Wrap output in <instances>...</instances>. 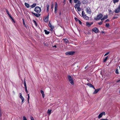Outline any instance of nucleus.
<instances>
[{
	"label": "nucleus",
	"mask_w": 120,
	"mask_h": 120,
	"mask_svg": "<svg viewBox=\"0 0 120 120\" xmlns=\"http://www.w3.org/2000/svg\"><path fill=\"white\" fill-rule=\"evenodd\" d=\"M24 4H25V6H26V7L27 8H29V7H30L29 5L28 4H27L26 3H25Z\"/></svg>",
	"instance_id": "nucleus-22"
},
{
	"label": "nucleus",
	"mask_w": 120,
	"mask_h": 120,
	"mask_svg": "<svg viewBox=\"0 0 120 120\" xmlns=\"http://www.w3.org/2000/svg\"><path fill=\"white\" fill-rule=\"evenodd\" d=\"M19 94H20V96H19V98H22V97H23L22 95V94L21 93H19Z\"/></svg>",
	"instance_id": "nucleus-39"
},
{
	"label": "nucleus",
	"mask_w": 120,
	"mask_h": 120,
	"mask_svg": "<svg viewBox=\"0 0 120 120\" xmlns=\"http://www.w3.org/2000/svg\"><path fill=\"white\" fill-rule=\"evenodd\" d=\"M33 21L34 22V24H35L36 26H37V24L36 22L34 20H33Z\"/></svg>",
	"instance_id": "nucleus-30"
},
{
	"label": "nucleus",
	"mask_w": 120,
	"mask_h": 120,
	"mask_svg": "<svg viewBox=\"0 0 120 120\" xmlns=\"http://www.w3.org/2000/svg\"><path fill=\"white\" fill-rule=\"evenodd\" d=\"M114 11L116 13H118L120 12V5H119L118 7Z\"/></svg>",
	"instance_id": "nucleus-5"
},
{
	"label": "nucleus",
	"mask_w": 120,
	"mask_h": 120,
	"mask_svg": "<svg viewBox=\"0 0 120 120\" xmlns=\"http://www.w3.org/2000/svg\"><path fill=\"white\" fill-rule=\"evenodd\" d=\"M67 77L69 82L72 85H74V81L71 76L69 75H68Z\"/></svg>",
	"instance_id": "nucleus-1"
},
{
	"label": "nucleus",
	"mask_w": 120,
	"mask_h": 120,
	"mask_svg": "<svg viewBox=\"0 0 120 120\" xmlns=\"http://www.w3.org/2000/svg\"><path fill=\"white\" fill-rule=\"evenodd\" d=\"M58 7V5L57 2H55V7L54 9H57Z\"/></svg>",
	"instance_id": "nucleus-16"
},
{
	"label": "nucleus",
	"mask_w": 120,
	"mask_h": 120,
	"mask_svg": "<svg viewBox=\"0 0 120 120\" xmlns=\"http://www.w3.org/2000/svg\"><path fill=\"white\" fill-rule=\"evenodd\" d=\"M48 26L51 28L50 30L51 31H52V29L54 28V27L52 25L50 22H49L48 24Z\"/></svg>",
	"instance_id": "nucleus-12"
},
{
	"label": "nucleus",
	"mask_w": 120,
	"mask_h": 120,
	"mask_svg": "<svg viewBox=\"0 0 120 120\" xmlns=\"http://www.w3.org/2000/svg\"><path fill=\"white\" fill-rule=\"evenodd\" d=\"M75 52L73 51H69L66 52L65 54L67 55H70L74 54Z\"/></svg>",
	"instance_id": "nucleus-6"
},
{
	"label": "nucleus",
	"mask_w": 120,
	"mask_h": 120,
	"mask_svg": "<svg viewBox=\"0 0 120 120\" xmlns=\"http://www.w3.org/2000/svg\"><path fill=\"white\" fill-rule=\"evenodd\" d=\"M117 17H114L113 18V19H116Z\"/></svg>",
	"instance_id": "nucleus-52"
},
{
	"label": "nucleus",
	"mask_w": 120,
	"mask_h": 120,
	"mask_svg": "<svg viewBox=\"0 0 120 120\" xmlns=\"http://www.w3.org/2000/svg\"><path fill=\"white\" fill-rule=\"evenodd\" d=\"M34 11L38 13H40L41 11V8L38 6L36 7L34 9Z\"/></svg>",
	"instance_id": "nucleus-4"
},
{
	"label": "nucleus",
	"mask_w": 120,
	"mask_h": 120,
	"mask_svg": "<svg viewBox=\"0 0 120 120\" xmlns=\"http://www.w3.org/2000/svg\"><path fill=\"white\" fill-rule=\"evenodd\" d=\"M53 4H52L51 5V9H52V8H53Z\"/></svg>",
	"instance_id": "nucleus-56"
},
{
	"label": "nucleus",
	"mask_w": 120,
	"mask_h": 120,
	"mask_svg": "<svg viewBox=\"0 0 120 120\" xmlns=\"http://www.w3.org/2000/svg\"><path fill=\"white\" fill-rule=\"evenodd\" d=\"M24 85L26 84V82L25 80V79H24Z\"/></svg>",
	"instance_id": "nucleus-50"
},
{
	"label": "nucleus",
	"mask_w": 120,
	"mask_h": 120,
	"mask_svg": "<svg viewBox=\"0 0 120 120\" xmlns=\"http://www.w3.org/2000/svg\"><path fill=\"white\" fill-rule=\"evenodd\" d=\"M36 5V4H33L32 5L30 6V7L31 8H33L35 7Z\"/></svg>",
	"instance_id": "nucleus-19"
},
{
	"label": "nucleus",
	"mask_w": 120,
	"mask_h": 120,
	"mask_svg": "<svg viewBox=\"0 0 120 120\" xmlns=\"http://www.w3.org/2000/svg\"><path fill=\"white\" fill-rule=\"evenodd\" d=\"M11 19V20H12V21H13L14 23H15V21L14 19L12 18Z\"/></svg>",
	"instance_id": "nucleus-46"
},
{
	"label": "nucleus",
	"mask_w": 120,
	"mask_h": 120,
	"mask_svg": "<svg viewBox=\"0 0 120 120\" xmlns=\"http://www.w3.org/2000/svg\"><path fill=\"white\" fill-rule=\"evenodd\" d=\"M108 18V16L107 15L105 16L104 17L101 19V21L105 19H107Z\"/></svg>",
	"instance_id": "nucleus-15"
},
{
	"label": "nucleus",
	"mask_w": 120,
	"mask_h": 120,
	"mask_svg": "<svg viewBox=\"0 0 120 120\" xmlns=\"http://www.w3.org/2000/svg\"><path fill=\"white\" fill-rule=\"evenodd\" d=\"M52 47H55L56 48V45H55L54 46H53V45H52Z\"/></svg>",
	"instance_id": "nucleus-55"
},
{
	"label": "nucleus",
	"mask_w": 120,
	"mask_h": 120,
	"mask_svg": "<svg viewBox=\"0 0 120 120\" xmlns=\"http://www.w3.org/2000/svg\"><path fill=\"white\" fill-rule=\"evenodd\" d=\"M61 14V12L60 11V13H59V15H60Z\"/></svg>",
	"instance_id": "nucleus-63"
},
{
	"label": "nucleus",
	"mask_w": 120,
	"mask_h": 120,
	"mask_svg": "<svg viewBox=\"0 0 120 120\" xmlns=\"http://www.w3.org/2000/svg\"><path fill=\"white\" fill-rule=\"evenodd\" d=\"M69 2L70 3H71V0H69Z\"/></svg>",
	"instance_id": "nucleus-61"
},
{
	"label": "nucleus",
	"mask_w": 120,
	"mask_h": 120,
	"mask_svg": "<svg viewBox=\"0 0 120 120\" xmlns=\"http://www.w3.org/2000/svg\"><path fill=\"white\" fill-rule=\"evenodd\" d=\"M103 17V15L101 13H99L97 15V17H94V19L95 20H97L101 19Z\"/></svg>",
	"instance_id": "nucleus-2"
},
{
	"label": "nucleus",
	"mask_w": 120,
	"mask_h": 120,
	"mask_svg": "<svg viewBox=\"0 0 120 120\" xmlns=\"http://www.w3.org/2000/svg\"><path fill=\"white\" fill-rule=\"evenodd\" d=\"M77 10L79 11H80L81 10V9L79 7L77 8Z\"/></svg>",
	"instance_id": "nucleus-32"
},
{
	"label": "nucleus",
	"mask_w": 120,
	"mask_h": 120,
	"mask_svg": "<svg viewBox=\"0 0 120 120\" xmlns=\"http://www.w3.org/2000/svg\"><path fill=\"white\" fill-rule=\"evenodd\" d=\"M25 91L26 92V93H28V92L27 90V88L25 89Z\"/></svg>",
	"instance_id": "nucleus-47"
},
{
	"label": "nucleus",
	"mask_w": 120,
	"mask_h": 120,
	"mask_svg": "<svg viewBox=\"0 0 120 120\" xmlns=\"http://www.w3.org/2000/svg\"><path fill=\"white\" fill-rule=\"evenodd\" d=\"M119 1V0H113V2L114 3H116L118 2Z\"/></svg>",
	"instance_id": "nucleus-31"
},
{
	"label": "nucleus",
	"mask_w": 120,
	"mask_h": 120,
	"mask_svg": "<svg viewBox=\"0 0 120 120\" xmlns=\"http://www.w3.org/2000/svg\"><path fill=\"white\" fill-rule=\"evenodd\" d=\"M108 58V56H107L106 57L105 59L103 60V62H105L106 61V60H107V59Z\"/></svg>",
	"instance_id": "nucleus-28"
},
{
	"label": "nucleus",
	"mask_w": 120,
	"mask_h": 120,
	"mask_svg": "<svg viewBox=\"0 0 120 120\" xmlns=\"http://www.w3.org/2000/svg\"><path fill=\"white\" fill-rule=\"evenodd\" d=\"M8 15L9 16L10 18L11 19L12 18L10 14L9 15Z\"/></svg>",
	"instance_id": "nucleus-49"
},
{
	"label": "nucleus",
	"mask_w": 120,
	"mask_h": 120,
	"mask_svg": "<svg viewBox=\"0 0 120 120\" xmlns=\"http://www.w3.org/2000/svg\"><path fill=\"white\" fill-rule=\"evenodd\" d=\"M24 86H25V89L27 88V86H26V84L24 85Z\"/></svg>",
	"instance_id": "nucleus-54"
},
{
	"label": "nucleus",
	"mask_w": 120,
	"mask_h": 120,
	"mask_svg": "<svg viewBox=\"0 0 120 120\" xmlns=\"http://www.w3.org/2000/svg\"><path fill=\"white\" fill-rule=\"evenodd\" d=\"M109 13H112V11L111 10H109Z\"/></svg>",
	"instance_id": "nucleus-45"
},
{
	"label": "nucleus",
	"mask_w": 120,
	"mask_h": 120,
	"mask_svg": "<svg viewBox=\"0 0 120 120\" xmlns=\"http://www.w3.org/2000/svg\"><path fill=\"white\" fill-rule=\"evenodd\" d=\"M63 40H64V42L66 43H68V40H67V39L66 38H65Z\"/></svg>",
	"instance_id": "nucleus-24"
},
{
	"label": "nucleus",
	"mask_w": 120,
	"mask_h": 120,
	"mask_svg": "<svg viewBox=\"0 0 120 120\" xmlns=\"http://www.w3.org/2000/svg\"><path fill=\"white\" fill-rule=\"evenodd\" d=\"M6 12L7 13V14L8 15H9L10 14L9 13V12L8 11V10L7 9H6Z\"/></svg>",
	"instance_id": "nucleus-33"
},
{
	"label": "nucleus",
	"mask_w": 120,
	"mask_h": 120,
	"mask_svg": "<svg viewBox=\"0 0 120 120\" xmlns=\"http://www.w3.org/2000/svg\"><path fill=\"white\" fill-rule=\"evenodd\" d=\"M92 88H93L94 89V90H95V88L93 86L92 87Z\"/></svg>",
	"instance_id": "nucleus-60"
},
{
	"label": "nucleus",
	"mask_w": 120,
	"mask_h": 120,
	"mask_svg": "<svg viewBox=\"0 0 120 120\" xmlns=\"http://www.w3.org/2000/svg\"><path fill=\"white\" fill-rule=\"evenodd\" d=\"M80 1H78L77 3L76 4L75 7L76 8L80 7Z\"/></svg>",
	"instance_id": "nucleus-8"
},
{
	"label": "nucleus",
	"mask_w": 120,
	"mask_h": 120,
	"mask_svg": "<svg viewBox=\"0 0 120 120\" xmlns=\"http://www.w3.org/2000/svg\"><path fill=\"white\" fill-rule=\"evenodd\" d=\"M100 89L99 88L97 89H95V90L94 91V92L93 93V94H97L98 91H99L100 90Z\"/></svg>",
	"instance_id": "nucleus-14"
},
{
	"label": "nucleus",
	"mask_w": 120,
	"mask_h": 120,
	"mask_svg": "<svg viewBox=\"0 0 120 120\" xmlns=\"http://www.w3.org/2000/svg\"><path fill=\"white\" fill-rule=\"evenodd\" d=\"M20 98L22 100L21 103L22 104V103H23V102L24 100V98L23 97H22L21 98Z\"/></svg>",
	"instance_id": "nucleus-27"
},
{
	"label": "nucleus",
	"mask_w": 120,
	"mask_h": 120,
	"mask_svg": "<svg viewBox=\"0 0 120 120\" xmlns=\"http://www.w3.org/2000/svg\"><path fill=\"white\" fill-rule=\"evenodd\" d=\"M92 30L94 31L95 33H97L98 32L99 30L98 29L97 27H95L93 28L92 29Z\"/></svg>",
	"instance_id": "nucleus-10"
},
{
	"label": "nucleus",
	"mask_w": 120,
	"mask_h": 120,
	"mask_svg": "<svg viewBox=\"0 0 120 120\" xmlns=\"http://www.w3.org/2000/svg\"><path fill=\"white\" fill-rule=\"evenodd\" d=\"M109 52H107V53H106L105 54L104 56H105L107 55L108 54H109Z\"/></svg>",
	"instance_id": "nucleus-44"
},
{
	"label": "nucleus",
	"mask_w": 120,
	"mask_h": 120,
	"mask_svg": "<svg viewBox=\"0 0 120 120\" xmlns=\"http://www.w3.org/2000/svg\"><path fill=\"white\" fill-rule=\"evenodd\" d=\"M31 13L32 14L34 15L36 17H39L41 15L39 13H38V14H36L33 12H32Z\"/></svg>",
	"instance_id": "nucleus-11"
},
{
	"label": "nucleus",
	"mask_w": 120,
	"mask_h": 120,
	"mask_svg": "<svg viewBox=\"0 0 120 120\" xmlns=\"http://www.w3.org/2000/svg\"><path fill=\"white\" fill-rule=\"evenodd\" d=\"M120 81V79H119V80H117V81L116 82V83Z\"/></svg>",
	"instance_id": "nucleus-57"
},
{
	"label": "nucleus",
	"mask_w": 120,
	"mask_h": 120,
	"mask_svg": "<svg viewBox=\"0 0 120 120\" xmlns=\"http://www.w3.org/2000/svg\"><path fill=\"white\" fill-rule=\"evenodd\" d=\"M86 11L87 13L89 14H90L91 13V10L89 7L87 8L86 9Z\"/></svg>",
	"instance_id": "nucleus-7"
},
{
	"label": "nucleus",
	"mask_w": 120,
	"mask_h": 120,
	"mask_svg": "<svg viewBox=\"0 0 120 120\" xmlns=\"http://www.w3.org/2000/svg\"><path fill=\"white\" fill-rule=\"evenodd\" d=\"M44 31L45 32V34H48L50 32L49 31H48L47 30H44Z\"/></svg>",
	"instance_id": "nucleus-18"
},
{
	"label": "nucleus",
	"mask_w": 120,
	"mask_h": 120,
	"mask_svg": "<svg viewBox=\"0 0 120 120\" xmlns=\"http://www.w3.org/2000/svg\"><path fill=\"white\" fill-rule=\"evenodd\" d=\"M40 91H41V93L42 94H44V92L43 91V90H41Z\"/></svg>",
	"instance_id": "nucleus-37"
},
{
	"label": "nucleus",
	"mask_w": 120,
	"mask_h": 120,
	"mask_svg": "<svg viewBox=\"0 0 120 120\" xmlns=\"http://www.w3.org/2000/svg\"><path fill=\"white\" fill-rule=\"evenodd\" d=\"M30 118L31 120H34V118L32 116H31Z\"/></svg>",
	"instance_id": "nucleus-41"
},
{
	"label": "nucleus",
	"mask_w": 120,
	"mask_h": 120,
	"mask_svg": "<svg viewBox=\"0 0 120 120\" xmlns=\"http://www.w3.org/2000/svg\"><path fill=\"white\" fill-rule=\"evenodd\" d=\"M28 99H27V101H28V102H29V94H28Z\"/></svg>",
	"instance_id": "nucleus-36"
},
{
	"label": "nucleus",
	"mask_w": 120,
	"mask_h": 120,
	"mask_svg": "<svg viewBox=\"0 0 120 120\" xmlns=\"http://www.w3.org/2000/svg\"><path fill=\"white\" fill-rule=\"evenodd\" d=\"M86 26L88 27H90L91 26L90 23L88 22H86Z\"/></svg>",
	"instance_id": "nucleus-20"
},
{
	"label": "nucleus",
	"mask_w": 120,
	"mask_h": 120,
	"mask_svg": "<svg viewBox=\"0 0 120 120\" xmlns=\"http://www.w3.org/2000/svg\"><path fill=\"white\" fill-rule=\"evenodd\" d=\"M74 19L76 22H78L79 20L76 17Z\"/></svg>",
	"instance_id": "nucleus-35"
},
{
	"label": "nucleus",
	"mask_w": 120,
	"mask_h": 120,
	"mask_svg": "<svg viewBox=\"0 0 120 120\" xmlns=\"http://www.w3.org/2000/svg\"><path fill=\"white\" fill-rule=\"evenodd\" d=\"M51 111L52 110H49V109L47 111V113L49 115L51 114Z\"/></svg>",
	"instance_id": "nucleus-23"
},
{
	"label": "nucleus",
	"mask_w": 120,
	"mask_h": 120,
	"mask_svg": "<svg viewBox=\"0 0 120 120\" xmlns=\"http://www.w3.org/2000/svg\"><path fill=\"white\" fill-rule=\"evenodd\" d=\"M47 8V12H48L49 11V4H48L46 5Z\"/></svg>",
	"instance_id": "nucleus-17"
},
{
	"label": "nucleus",
	"mask_w": 120,
	"mask_h": 120,
	"mask_svg": "<svg viewBox=\"0 0 120 120\" xmlns=\"http://www.w3.org/2000/svg\"><path fill=\"white\" fill-rule=\"evenodd\" d=\"M49 14L47 16L45 17L44 18V20L45 22H47L48 21Z\"/></svg>",
	"instance_id": "nucleus-13"
},
{
	"label": "nucleus",
	"mask_w": 120,
	"mask_h": 120,
	"mask_svg": "<svg viewBox=\"0 0 120 120\" xmlns=\"http://www.w3.org/2000/svg\"><path fill=\"white\" fill-rule=\"evenodd\" d=\"M79 23V24H82V22L79 20V21H78Z\"/></svg>",
	"instance_id": "nucleus-43"
},
{
	"label": "nucleus",
	"mask_w": 120,
	"mask_h": 120,
	"mask_svg": "<svg viewBox=\"0 0 120 120\" xmlns=\"http://www.w3.org/2000/svg\"><path fill=\"white\" fill-rule=\"evenodd\" d=\"M105 26L107 28H108L110 26L109 24V23H106L105 25Z\"/></svg>",
	"instance_id": "nucleus-25"
},
{
	"label": "nucleus",
	"mask_w": 120,
	"mask_h": 120,
	"mask_svg": "<svg viewBox=\"0 0 120 120\" xmlns=\"http://www.w3.org/2000/svg\"><path fill=\"white\" fill-rule=\"evenodd\" d=\"M93 22H91L90 23V25L91 26L92 24H93Z\"/></svg>",
	"instance_id": "nucleus-62"
},
{
	"label": "nucleus",
	"mask_w": 120,
	"mask_h": 120,
	"mask_svg": "<svg viewBox=\"0 0 120 120\" xmlns=\"http://www.w3.org/2000/svg\"><path fill=\"white\" fill-rule=\"evenodd\" d=\"M109 19H107L105 20V22H109Z\"/></svg>",
	"instance_id": "nucleus-42"
},
{
	"label": "nucleus",
	"mask_w": 120,
	"mask_h": 120,
	"mask_svg": "<svg viewBox=\"0 0 120 120\" xmlns=\"http://www.w3.org/2000/svg\"><path fill=\"white\" fill-rule=\"evenodd\" d=\"M105 115V113L104 112H103L100 113L98 115V118L99 119H100L102 117V116L103 115Z\"/></svg>",
	"instance_id": "nucleus-9"
},
{
	"label": "nucleus",
	"mask_w": 120,
	"mask_h": 120,
	"mask_svg": "<svg viewBox=\"0 0 120 120\" xmlns=\"http://www.w3.org/2000/svg\"><path fill=\"white\" fill-rule=\"evenodd\" d=\"M88 67V66L87 65L86 66V67H85V69H86Z\"/></svg>",
	"instance_id": "nucleus-59"
},
{
	"label": "nucleus",
	"mask_w": 120,
	"mask_h": 120,
	"mask_svg": "<svg viewBox=\"0 0 120 120\" xmlns=\"http://www.w3.org/2000/svg\"><path fill=\"white\" fill-rule=\"evenodd\" d=\"M57 9H55L54 13L55 14H56L57 13Z\"/></svg>",
	"instance_id": "nucleus-51"
},
{
	"label": "nucleus",
	"mask_w": 120,
	"mask_h": 120,
	"mask_svg": "<svg viewBox=\"0 0 120 120\" xmlns=\"http://www.w3.org/2000/svg\"><path fill=\"white\" fill-rule=\"evenodd\" d=\"M118 69L117 68H116L115 70V72L116 74H119V73L118 71Z\"/></svg>",
	"instance_id": "nucleus-26"
},
{
	"label": "nucleus",
	"mask_w": 120,
	"mask_h": 120,
	"mask_svg": "<svg viewBox=\"0 0 120 120\" xmlns=\"http://www.w3.org/2000/svg\"><path fill=\"white\" fill-rule=\"evenodd\" d=\"M103 23L102 22V21L100 22H99L98 23V24L99 25H101Z\"/></svg>",
	"instance_id": "nucleus-34"
},
{
	"label": "nucleus",
	"mask_w": 120,
	"mask_h": 120,
	"mask_svg": "<svg viewBox=\"0 0 120 120\" xmlns=\"http://www.w3.org/2000/svg\"><path fill=\"white\" fill-rule=\"evenodd\" d=\"M82 17L85 19L86 20H88L89 19V17L86 15L85 14L84 11H82Z\"/></svg>",
	"instance_id": "nucleus-3"
},
{
	"label": "nucleus",
	"mask_w": 120,
	"mask_h": 120,
	"mask_svg": "<svg viewBox=\"0 0 120 120\" xmlns=\"http://www.w3.org/2000/svg\"><path fill=\"white\" fill-rule=\"evenodd\" d=\"M8 15L9 16L10 18L11 19L12 18L10 14L9 15Z\"/></svg>",
	"instance_id": "nucleus-48"
},
{
	"label": "nucleus",
	"mask_w": 120,
	"mask_h": 120,
	"mask_svg": "<svg viewBox=\"0 0 120 120\" xmlns=\"http://www.w3.org/2000/svg\"><path fill=\"white\" fill-rule=\"evenodd\" d=\"M74 2L75 3H77V2H78V0H73Z\"/></svg>",
	"instance_id": "nucleus-40"
},
{
	"label": "nucleus",
	"mask_w": 120,
	"mask_h": 120,
	"mask_svg": "<svg viewBox=\"0 0 120 120\" xmlns=\"http://www.w3.org/2000/svg\"><path fill=\"white\" fill-rule=\"evenodd\" d=\"M87 85L89 86L90 87H92L93 86V85L89 83H87Z\"/></svg>",
	"instance_id": "nucleus-21"
},
{
	"label": "nucleus",
	"mask_w": 120,
	"mask_h": 120,
	"mask_svg": "<svg viewBox=\"0 0 120 120\" xmlns=\"http://www.w3.org/2000/svg\"><path fill=\"white\" fill-rule=\"evenodd\" d=\"M42 97L43 98H44V96H45V94H42Z\"/></svg>",
	"instance_id": "nucleus-58"
},
{
	"label": "nucleus",
	"mask_w": 120,
	"mask_h": 120,
	"mask_svg": "<svg viewBox=\"0 0 120 120\" xmlns=\"http://www.w3.org/2000/svg\"><path fill=\"white\" fill-rule=\"evenodd\" d=\"M119 93H120V90L119 91Z\"/></svg>",
	"instance_id": "nucleus-64"
},
{
	"label": "nucleus",
	"mask_w": 120,
	"mask_h": 120,
	"mask_svg": "<svg viewBox=\"0 0 120 120\" xmlns=\"http://www.w3.org/2000/svg\"><path fill=\"white\" fill-rule=\"evenodd\" d=\"M23 120H27L26 117L24 116L23 117Z\"/></svg>",
	"instance_id": "nucleus-38"
},
{
	"label": "nucleus",
	"mask_w": 120,
	"mask_h": 120,
	"mask_svg": "<svg viewBox=\"0 0 120 120\" xmlns=\"http://www.w3.org/2000/svg\"><path fill=\"white\" fill-rule=\"evenodd\" d=\"M101 120H108L107 119H102Z\"/></svg>",
	"instance_id": "nucleus-53"
},
{
	"label": "nucleus",
	"mask_w": 120,
	"mask_h": 120,
	"mask_svg": "<svg viewBox=\"0 0 120 120\" xmlns=\"http://www.w3.org/2000/svg\"><path fill=\"white\" fill-rule=\"evenodd\" d=\"M22 21H23V25L25 27H26V25H25V22H24V19H22Z\"/></svg>",
	"instance_id": "nucleus-29"
}]
</instances>
